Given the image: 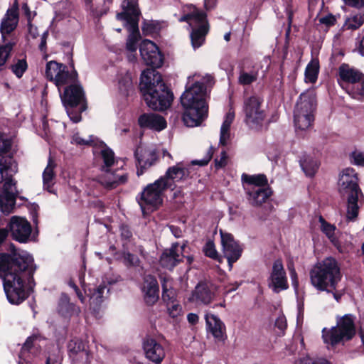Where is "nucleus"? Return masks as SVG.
Instances as JSON below:
<instances>
[{"mask_svg": "<svg viewBox=\"0 0 364 364\" xmlns=\"http://www.w3.org/2000/svg\"><path fill=\"white\" fill-rule=\"evenodd\" d=\"M33 259L26 251L13 249L11 254H0V278L8 301L19 304L28 296L26 281L32 276Z\"/></svg>", "mask_w": 364, "mask_h": 364, "instance_id": "1", "label": "nucleus"}, {"mask_svg": "<svg viewBox=\"0 0 364 364\" xmlns=\"http://www.w3.org/2000/svg\"><path fill=\"white\" fill-rule=\"evenodd\" d=\"M213 84L214 79L208 74L201 76L196 73L188 77L186 90L181 97V102L184 109L183 120L187 127H197L206 118L207 89Z\"/></svg>", "mask_w": 364, "mask_h": 364, "instance_id": "2", "label": "nucleus"}, {"mask_svg": "<svg viewBox=\"0 0 364 364\" xmlns=\"http://www.w3.org/2000/svg\"><path fill=\"white\" fill-rule=\"evenodd\" d=\"M46 76L58 87L64 107H74L83 101L82 88L75 84L77 76L75 70L69 73L65 65L50 61L46 64Z\"/></svg>", "mask_w": 364, "mask_h": 364, "instance_id": "3", "label": "nucleus"}, {"mask_svg": "<svg viewBox=\"0 0 364 364\" xmlns=\"http://www.w3.org/2000/svg\"><path fill=\"white\" fill-rule=\"evenodd\" d=\"M140 89L147 106L162 111L171 103L173 97L160 73L154 69L144 70L140 77Z\"/></svg>", "mask_w": 364, "mask_h": 364, "instance_id": "4", "label": "nucleus"}, {"mask_svg": "<svg viewBox=\"0 0 364 364\" xmlns=\"http://www.w3.org/2000/svg\"><path fill=\"white\" fill-rule=\"evenodd\" d=\"M312 286L318 291L330 292L337 289L341 279L340 267L337 261L328 257L317 262L309 272Z\"/></svg>", "mask_w": 364, "mask_h": 364, "instance_id": "5", "label": "nucleus"}, {"mask_svg": "<svg viewBox=\"0 0 364 364\" xmlns=\"http://www.w3.org/2000/svg\"><path fill=\"white\" fill-rule=\"evenodd\" d=\"M95 154L97 155V162L102 171L99 176V181L104 187L112 189L127 182V174L116 173L114 171L118 168V160L110 148L102 144L99 149L95 151Z\"/></svg>", "mask_w": 364, "mask_h": 364, "instance_id": "6", "label": "nucleus"}, {"mask_svg": "<svg viewBox=\"0 0 364 364\" xmlns=\"http://www.w3.org/2000/svg\"><path fill=\"white\" fill-rule=\"evenodd\" d=\"M338 191L341 195L347 196V218L355 219L364 196L358 186L357 173L353 168L343 170L339 177Z\"/></svg>", "mask_w": 364, "mask_h": 364, "instance_id": "7", "label": "nucleus"}, {"mask_svg": "<svg viewBox=\"0 0 364 364\" xmlns=\"http://www.w3.org/2000/svg\"><path fill=\"white\" fill-rule=\"evenodd\" d=\"M241 181L247 200L252 206H261L272 195L270 188L267 187V178L263 174L243 173L241 176Z\"/></svg>", "mask_w": 364, "mask_h": 364, "instance_id": "8", "label": "nucleus"}, {"mask_svg": "<svg viewBox=\"0 0 364 364\" xmlns=\"http://www.w3.org/2000/svg\"><path fill=\"white\" fill-rule=\"evenodd\" d=\"M184 13L179 21L188 23L192 30L191 33L192 46L194 49L198 48L204 43L205 36L209 31L206 15L192 5L186 6L184 8Z\"/></svg>", "mask_w": 364, "mask_h": 364, "instance_id": "9", "label": "nucleus"}, {"mask_svg": "<svg viewBox=\"0 0 364 364\" xmlns=\"http://www.w3.org/2000/svg\"><path fill=\"white\" fill-rule=\"evenodd\" d=\"M122 11L117 14V18L124 21L129 35L126 47L130 52H135L139 39V21L140 11L133 0H124L122 3Z\"/></svg>", "mask_w": 364, "mask_h": 364, "instance_id": "10", "label": "nucleus"}, {"mask_svg": "<svg viewBox=\"0 0 364 364\" xmlns=\"http://www.w3.org/2000/svg\"><path fill=\"white\" fill-rule=\"evenodd\" d=\"M316 105V94L314 90H307L300 95L294 112V125L297 130L304 131L311 127Z\"/></svg>", "mask_w": 364, "mask_h": 364, "instance_id": "11", "label": "nucleus"}, {"mask_svg": "<svg viewBox=\"0 0 364 364\" xmlns=\"http://www.w3.org/2000/svg\"><path fill=\"white\" fill-rule=\"evenodd\" d=\"M355 334V328L353 318L346 314L337 320L336 326L331 329L324 328L322 331L323 342L331 346L339 343H344L353 338Z\"/></svg>", "mask_w": 364, "mask_h": 364, "instance_id": "12", "label": "nucleus"}, {"mask_svg": "<svg viewBox=\"0 0 364 364\" xmlns=\"http://www.w3.org/2000/svg\"><path fill=\"white\" fill-rule=\"evenodd\" d=\"M242 112L245 124L252 130H260L267 117L263 98L258 95L246 97L243 102Z\"/></svg>", "mask_w": 364, "mask_h": 364, "instance_id": "13", "label": "nucleus"}, {"mask_svg": "<svg viewBox=\"0 0 364 364\" xmlns=\"http://www.w3.org/2000/svg\"><path fill=\"white\" fill-rule=\"evenodd\" d=\"M166 186L167 183H163V179L159 178L144 188L139 200V204L144 213H146V210H155L162 204L164 193L167 189Z\"/></svg>", "mask_w": 364, "mask_h": 364, "instance_id": "14", "label": "nucleus"}, {"mask_svg": "<svg viewBox=\"0 0 364 364\" xmlns=\"http://www.w3.org/2000/svg\"><path fill=\"white\" fill-rule=\"evenodd\" d=\"M339 77L342 82L355 85L346 87V92L354 99L360 100L364 96V75L358 70L342 64L338 69Z\"/></svg>", "mask_w": 364, "mask_h": 364, "instance_id": "15", "label": "nucleus"}, {"mask_svg": "<svg viewBox=\"0 0 364 364\" xmlns=\"http://www.w3.org/2000/svg\"><path fill=\"white\" fill-rule=\"evenodd\" d=\"M71 364H102V361L90 353L87 345L81 340H72L68 344Z\"/></svg>", "mask_w": 364, "mask_h": 364, "instance_id": "16", "label": "nucleus"}, {"mask_svg": "<svg viewBox=\"0 0 364 364\" xmlns=\"http://www.w3.org/2000/svg\"><path fill=\"white\" fill-rule=\"evenodd\" d=\"M18 171L11 157L0 158V183L4 181L1 194L16 196V189L12 176Z\"/></svg>", "mask_w": 364, "mask_h": 364, "instance_id": "17", "label": "nucleus"}, {"mask_svg": "<svg viewBox=\"0 0 364 364\" xmlns=\"http://www.w3.org/2000/svg\"><path fill=\"white\" fill-rule=\"evenodd\" d=\"M220 234L222 252L228 260L229 269L231 270L233 264L241 257L242 249L230 233L220 230Z\"/></svg>", "mask_w": 364, "mask_h": 364, "instance_id": "18", "label": "nucleus"}, {"mask_svg": "<svg viewBox=\"0 0 364 364\" xmlns=\"http://www.w3.org/2000/svg\"><path fill=\"white\" fill-rule=\"evenodd\" d=\"M268 286L274 293H279L289 288L287 274L280 259L274 261L272 264Z\"/></svg>", "mask_w": 364, "mask_h": 364, "instance_id": "19", "label": "nucleus"}, {"mask_svg": "<svg viewBox=\"0 0 364 364\" xmlns=\"http://www.w3.org/2000/svg\"><path fill=\"white\" fill-rule=\"evenodd\" d=\"M139 52L142 60L146 65L156 68L163 65V55L154 42L144 40L140 44Z\"/></svg>", "mask_w": 364, "mask_h": 364, "instance_id": "20", "label": "nucleus"}, {"mask_svg": "<svg viewBox=\"0 0 364 364\" xmlns=\"http://www.w3.org/2000/svg\"><path fill=\"white\" fill-rule=\"evenodd\" d=\"M8 226L13 239L20 242L28 241L31 235V226L26 218L13 216Z\"/></svg>", "mask_w": 364, "mask_h": 364, "instance_id": "21", "label": "nucleus"}, {"mask_svg": "<svg viewBox=\"0 0 364 364\" xmlns=\"http://www.w3.org/2000/svg\"><path fill=\"white\" fill-rule=\"evenodd\" d=\"M143 299L146 304L152 306L159 299V287L156 279L150 274L145 275L140 286Z\"/></svg>", "mask_w": 364, "mask_h": 364, "instance_id": "22", "label": "nucleus"}, {"mask_svg": "<svg viewBox=\"0 0 364 364\" xmlns=\"http://www.w3.org/2000/svg\"><path fill=\"white\" fill-rule=\"evenodd\" d=\"M189 173L188 168L183 162H179L170 166L166 170L164 176L160 177L159 179H163V183H167V188H171L176 183L186 180Z\"/></svg>", "mask_w": 364, "mask_h": 364, "instance_id": "23", "label": "nucleus"}, {"mask_svg": "<svg viewBox=\"0 0 364 364\" xmlns=\"http://www.w3.org/2000/svg\"><path fill=\"white\" fill-rule=\"evenodd\" d=\"M18 23V5L17 0H15L13 6L7 10L1 22L0 32L4 41L6 40V36L16 29Z\"/></svg>", "mask_w": 364, "mask_h": 364, "instance_id": "24", "label": "nucleus"}, {"mask_svg": "<svg viewBox=\"0 0 364 364\" xmlns=\"http://www.w3.org/2000/svg\"><path fill=\"white\" fill-rule=\"evenodd\" d=\"M143 348L146 358L155 364H160L166 356L164 346L154 338H146Z\"/></svg>", "mask_w": 364, "mask_h": 364, "instance_id": "25", "label": "nucleus"}, {"mask_svg": "<svg viewBox=\"0 0 364 364\" xmlns=\"http://www.w3.org/2000/svg\"><path fill=\"white\" fill-rule=\"evenodd\" d=\"M138 123L141 128L160 132L166 127L165 119L156 113H144L139 116Z\"/></svg>", "mask_w": 364, "mask_h": 364, "instance_id": "26", "label": "nucleus"}, {"mask_svg": "<svg viewBox=\"0 0 364 364\" xmlns=\"http://www.w3.org/2000/svg\"><path fill=\"white\" fill-rule=\"evenodd\" d=\"M185 246L178 247V244H173L171 247L166 250L161 256V264L167 269L173 268L179 262L181 261L183 256L182 251Z\"/></svg>", "mask_w": 364, "mask_h": 364, "instance_id": "27", "label": "nucleus"}, {"mask_svg": "<svg viewBox=\"0 0 364 364\" xmlns=\"http://www.w3.org/2000/svg\"><path fill=\"white\" fill-rule=\"evenodd\" d=\"M208 331L218 340L223 338L225 333V326L215 315L207 313L205 316Z\"/></svg>", "mask_w": 364, "mask_h": 364, "instance_id": "28", "label": "nucleus"}, {"mask_svg": "<svg viewBox=\"0 0 364 364\" xmlns=\"http://www.w3.org/2000/svg\"><path fill=\"white\" fill-rule=\"evenodd\" d=\"M135 156L138 161V165L141 169L137 170V175L143 174L142 168L151 166L156 159V154L153 150H144L139 147L135 151Z\"/></svg>", "mask_w": 364, "mask_h": 364, "instance_id": "29", "label": "nucleus"}, {"mask_svg": "<svg viewBox=\"0 0 364 364\" xmlns=\"http://www.w3.org/2000/svg\"><path fill=\"white\" fill-rule=\"evenodd\" d=\"M213 294L205 283H199L195 288L190 300L197 304H208L211 302Z\"/></svg>", "mask_w": 364, "mask_h": 364, "instance_id": "30", "label": "nucleus"}, {"mask_svg": "<svg viewBox=\"0 0 364 364\" xmlns=\"http://www.w3.org/2000/svg\"><path fill=\"white\" fill-rule=\"evenodd\" d=\"M55 161L52 158L50 157L47 166L45 168L42 174L43 188L45 190H47L50 193H54L53 186L55 183Z\"/></svg>", "mask_w": 364, "mask_h": 364, "instance_id": "31", "label": "nucleus"}, {"mask_svg": "<svg viewBox=\"0 0 364 364\" xmlns=\"http://www.w3.org/2000/svg\"><path fill=\"white\" fill-rule=\"evenodd\" d=\"M115 80L118 90L122 95H127L132 90V77L127 69L119 68L117 71Z\"/></svg>", "mask_w": 364, "mask_h": 364, "instance_id": "32", "label": "nucleus"}, {"mask_svg": "<svg viewBox=\"0 0 364 364\" xmlns=\"http://www.w3.org/2000/svg\"><path fill=\"white\" fill-rule=\"evenodd\" d=\"M318 220L321 224V231L326 235L337 250L338 251L347 250V247H341V244L336 235V226L326 222L322 216L319 217Z\"/></svg>", "mask_w": 364, "mask_h": 364, "instance_id": "33", "label": "nucleus"}, {"mask_svg": "<svg viewBox=\"0 0 364 364\" xmlns=\"http://www.w3.org/2000/svg\"><path fill=\"white\" fill-rule=\"evenodd\" d=\"M58 312L66 318L77 316L80 313V309L75 304L70 303L67 295L63 294L58 306Z\"/></svg>", "mask_w": 364, "mask_h": 364, "instance_id": "34", "label": "nucleus"}, {"mask_svg": "<svg viewBox=\"0 0 364 364\" xmlns=\"http://www.w3.org/2000/svg\"><path fill=\"white\" fill-rule=\"evenodd\" d=\"M234 119L235 112L232 110H229V112L225 115V119L220 128V144L223 146L226 145L230 139V128Z\"/></svg>", "mask_w": 364, "mask_h": 364, "instance_id": "35", "label": "nucleus"}, {"mask_svg": "<svg viewBox=\"0 0 364 364\" xmlns=\"http://www.w3.org/2000/svg\"><path fill=\"white\" fill-rule=\"evenodd\" d=\"M109 291L107 287L105 284L100 285L97 287L89 289L87 295L90 297V306L94 308L100 306L103 301L105 291Z\"/></svg>", "mask_w": 364, "mask_h": 364, "instance_id": "36", "label": "nucleus"}, {"mask_svg": "<svg viewBox=\"0 0 364 364\" xmlns=\"http://www.w3.org/2000/svg\"><path fill=\"white\" fill-rule=\"evenodd\" d=\"M300 166L308 176H313L318 168L319 164L310 156H304L300 160Z\"/></svg>", "mask_w": 364, "mask_h": 364, "instance_id": "37", "label": "nucleus"}, {"mask_svg": "<svg viewBox=\"0 0 364 364\" xmlns=\"http://www.w3.org/2000/svg\"><path fill=\"white\" fill-rule=\"evenodd\" d=\"M258 77V69L255 66L251 70H248L245 67L240 70L238 82L242 85H248L255 82Z\"/></svg>", "mask_w": 364, "mask_h": 364, "instance_id": "38", "label": "nucleus"}, {"mask_svg": "<svg viewBox=\"0 0 364 364\" xmlns=\"http://www.w3.org/2000/svg\"><path fill=\"white\" fill-rule=\"evenodd\" d=\"M162 299L166 304L177 301L176 291L168 279H164L162 281Z\"/></svg>", "mask_w": 364, "mask_h": 364, "instance_id": "39", "label": "nucleus"}, {"mask_svg": "<svg viewBox=\"0 0 364 364\" xmlns=\"http://www.w3.org/2000/svg\"><path fill=\"white\" fill-rule=\"evenodd\" d=\"M319 71V63L317 59H312L305 70L306 82L314 83L317 80Z\"/></svg>", "mask_w": 364, "mask_h": 364, "instance_id": "40", "label": "nucleus"}, {"mask_svg": "<svg viewBox=\"0 0 364 364\" xmlns=\"http://www.w3.org/2000/svg\"><path fill=\"white\" fill-rule=\"evenodd\" d=\"M364 23V12L352 15L348 18L344 24V27L347 29L355 30L361 26Z\"/></svg>", "mask_w": 364, "mask_h": 364, "instance_id": "41", "label": "nucleus"}, {"mask_svg": "<svg viewBox=\"0 0 364 364\" xmlns=\"http://www.w3.org/2000/svg\"><path fill=\"white\" fill-rule=\"evenodd\" d=\"M16 203V196L0 195V208L5 214H9L13 210Z\"/></svg>", "mask_w": 364, "mask_h": 364, "instance_id": "42", "label": "nucleus"}, {"mask_svg": "<svg viewBox=\"0 0 364 364\" xmlns=\"http://www.w3.org/2000/svg\"><path fill=\"white\" fill-rule=\"evenodd\" d=\"M14 43L9 42L5 45L0 46V68L3 67L13 49Z\"/></svg>", "mask_w": 364, "mask_h": 364, "instance_id": "43", "label": "nucleus"}, {"mask_svg": "<svg viewBox=\"0 0 364 364\" xmlns=\"http://www.w3.org/2000/svg\"><path fill=\"white\" fill-rule=\"evenodd\" d=\"M27 63L26 60L21 59L17 60L16 62H15L11 66V69L12 72L15 74V75L20 78L22 77L23 74L27 69Z\"/></svg>", "mask_w": 364, "mask_h": 364, "instance_id": "44", "label": "nucleus"}, {"mask_svg": "<svg viewBox=\"0 0 364 364\" xmlns=\"http://www.w3.org/2000/svg\"><path fill=\"white\" fill-rule=\"evenodd\" d=\"M203 252L207 257H209L215 260H218L220 262H221L220 257L219 256L215 249V244L213 241L209 240L205 243V246L203 247Z\"/></svg>", "mask_w": 364, "mask_h": 364, "instance_id": "45", "label": "nucleus"}, {"mask_svg": "<svg viewBox=\"0 0 364 364\" xmlns=\"http://www.w3.org/2000/svg\"><path fill=\"white\" fill-rule=\"evenodd\" d=\"M166 306L168 314L173 318H178L182 315V307L178 301L173 302L171 304H166Z\"/></svg>", "mask_w": 364, "mask_h": 364, "instance_id": "46", "label": "nucleus"}, {"mask_svg": "<svg viewBox=\"0 0 364 364\" xmlns=\"http://www.w3.org/2000/svg\"><path fill=\"white\" fill-rule=\"evenodd\" d=\"M36 339V336H31L28 337L25 343L23 344L21 351L20 353L19 358L20 360H28L27 353L33 346V341Z\"/></svg>", "mask_w": 364, "mask_h": 364, "instance_id": "47", "label": "nucleus"}, {"mask_svg": "<svg viewBox=\"0 0 364 364\" xmlns=\"http://www.w3.org/2000/svg\"><path fill=\"white\" fill-rule=\"evenodd\" d=\"M66 109L67 114L70 119L75 123L79 122L81 121V112L84 111L85 107H82L80 108V111H75L74 107H70V106L65 107Z\"/></svg>", "mask_w": 364, "mask_h": 364, "instance_id": "48", "label": "nucleus"}, {"mask_svg": "<svg viewBox=\"0 0 364 364\" xmlns=\"http://www.w3.org/2000/svg\"><path fill=\"white\" fill-rule=\"evenodd\" d=\"M92 141V136H90L88 139H83L80 136L78 133L74 134L71 138V143L79 146L90 145Z\"/></svg>", "mask_w": 364, "mask_h": 364, "instance_id": "49", "label": "nucleus"}, {"mask_svg": "<svg viewBox=\"0 0 364 364\" xmlns=\"http://www.w3.org/2000/svg\"><path fill=\"white\" fill-rule=\"evenodd\" d=\"M123 262L126 265L128 266H137L139 263V259L138 257L134 255H132L129 252H124L123 253Z\"/></svg>", "mask_w": 364, "mask_h": 364, "instance_id": "50", "label": "nucleus"}, {"mask_svg": "<svg viewBox=\"0 0 364 364\" xmlns=\"http://www.w3.org/2000/svg\"><path fill=\"white\" fill-rule=\"evenodd\" d=\"M62 355L58 349H55L52 353H50L47 359L46 364H61Z\"/></svg>", "mask_w": 364, "mask_h": 364, "instance_id": "51", "label": "nucleus"}, {"mask_svg": "<svg viewBox=\"0 0 364 364\" xmlns=\"http://www.w3.org/2000/svg\"><path fill=\"white\" fill-rule=\"evenodd\" d=\"M11 145V144L10 140L4 138L2 135L0 134V158L7 157L2 156V154H6L9 151Z\"/></svg>", "mask_w": 364, "mask_h": 364, "instance_id": "52", "label": "nucleus"}, {"mask_svg": "<svg viewBox=\"0 0 364 364\" xmlns=\"http://www.w3.org/2000/svg\"><path fill=\"white\" fill-rule=\"evenodd\" d=\"M213 154V148L210 147L209 150L207 152V154L201 160H193L191 161L192 165H199L200 166H205L208 164V162L210 161L212 156Z\"/></svg>", "mask_w": 364, "mask_h": 364, "instance_id": "53", "label": "nucleus"}, {"mask_svg": "<svg viewBox=\"0 0 364 364\" xmlns=\"http://www.w3.org/2000/svg\"><path fill=\"white\" fill-rule=\"evenodd\" d=\"M156 27L152 21H144L142 26V31L144 34L149 35L154 33Z\"/></svg>", "mask_w": 364, "mask_h": 364, "instance_id": "54", "label": "nucleus"}, {"mask_svg": "<svg viewBox=\"0 0 364 364\" xmlns=\"http://www.w3.org/2000/svg\"><path fill=\"white\" fill-rule=\"evenodd\" d=\"M336 21V17L331 14L327 15L319 18V22L322 24L326 25V26H331L334 25Z\"/></svg>", "mask_w": 364, "mask_h": 364, "instance_id": "55", "label": "nucleus"}, {"mask_svg": "<svg viewBox=\"0 0 364 364\" xmlns=\"http://www.w3.org/2000/svg\"><path fill=\"white\" fill-rule=\"evenodd\" d=\"M353 163L356 165L364 164V154L361 152H354L352 155Z\"/></svg>", "mask_w": 364, "mask_h": 364, "instance_id": "56", "label": "nucleus"}, {"mask_svg": "<svg viewBox=\"0 0 364 364\" xmlns=\"http://www.w3.org/2000/svg\"><path fill=\"white\" fill-rule=\"evenodd\" d=\"M22 10L28 19V23H31V20L36 16V13L31 11L28 4L26 3L23 4Z\"/></svg>", "mask_w": 364, "mask_h": 364, "instance_id": "57", "label": "nucleus"}, {"mask_svg": "<svg viewBox=\"0 0 364 364\" xmlns=\"http://www.w3.org/2000/svg\"><path fill=\"white\" fill-rule=\"evenodd\" d=\"M295 364H319V360H314L309 356H305L296 360Z\"/></svg>", "mask_w": 364, "mask_h": 364, "instance_id": "58", "label": "nucleus"}, {"mask_svg": "<svg viewBox=\"0 0 364 364\" xmlns=\"http://www.w3.org/2000/svg\"><path fill=\"white\" fill-rule=\"evenodd\" d=\"M275 326L281 331H284L287 327L286 318L284 316H279L275 321Z\"/></svg>", "mask_w": 364, "mask_h": 364, "instance_id": "59", "label": "nucleus"}, {"mask_svg": "<svg viewBox=\"0 0 364 364\" xmlns=\"http://www.w3.org/2000/svg\"><path fill=\"white\" fill-rule=\"evenodd\" d=\"M227 160V155L225 151L221 153V158L220 160H215V166L217 168H222L225 166Z\"/></svg>", "mask_w": 364, "mask_h": 364, "instance_id": "60", "label": "nucleus"}, {"mask_svg": "<svg viewBox=\"0 0 364 364\" xmlns=\"http://www.w3.org/2000/svg\"><path fill=\"white\" fill-rule=\"evenodd\" d=\"M338 240L340 241L341 244V247H347L348 250H345V251H339L341 253H345V252H348L352 250L353 249V245L349 241H347L346 240H345V241H343V237L339 238Z\"/></svg>", "mask_w": 364, "mask_h": 364, "instance_id": "61", "label": "nucleus"}, {"mask_svg": "<svg viewBox=\"0 0 364 364\" xmlns=\"http://www.w3.org/2000/svg\"><path fill=\"white\" fill-rule=\"evenodd\" d=\"M346 4L351 6H354V7H357V8H360V7H363L364 6V0H343Z\"/></svg>", "mask_w": 364, "mask_h": 364, "instance_id": "62", "label": "nucleus"}, {"mask_svg": "<svg viewBox=\"0 0 364 364\" xmlns=\"http://www.w3.org/2000/svg\"><path fill=\"white\" fill-rule=\"evenodd\" d=\"M48 36V32L46 31H45L42 36H41V42L39 45V49L42 51V52H45L46 51V40H47V37Z\"/></svg>", "mask_w": 364, "mask_h": 364, "instance_id": "63", "label": "nucleus"}, {"mask_svg": "<svg viewBox=\"0 0 364 364\" xmlns=\"http://www.w3.org/2000/svg\"><path fill=\"white\" fill-rule=\"evenodd\" d=\"M168 228L175 237L178 238L182 236V231L179 228L174 225H169Z\"/></svg>", "mask_w": 364, "mask_h": 364, "instance_id": "64", "label": "nucleus"}]
</instances>
